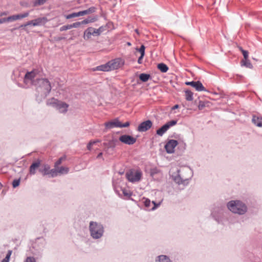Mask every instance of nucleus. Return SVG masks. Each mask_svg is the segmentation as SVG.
I'll return each mask as SVG.
<instances>
[{
  "label": "nucleus",
  "instance_id": "f257e3e1",
  "mask_svg": "<svg viewBox=\"0 0 262 262\" xmlns=\"http://www.w3.org/2000/svg\"><path fill=\"white\" fill-rule=\"evenodd\" d=\"M227 206L234 213L243 214L247 211L246 206L239 201H231L228 203Z\"/></svg>",
  "mask_w": 262,
  "mask_h": 262
},
{
  "label": "nucleus",
  "instance_id": "f03ea898",
  "mask_svg": "<svg viewBox=\"0 0 262 262\" xmlns=\"http://www.w3.org/2000/svg\"><path fill=\"white\" fill-rule=\"evenodd\" d=\"M47 105L55 107L62 113H66L69 107V105L66 103L60 101L54 98L48 99L47 101Z\"/></svg>",
  "mask_w": 262,
  "mask_h": 262
},
{
  "label": "nucleus",
  "instance_id": "7ed1b4c3",
  "mask_svg": "<svg viewBox=\"0 0 262 262\" xmlns=\"http://www.w3.org/2000/svg\"><path fill=\"white\" fill-rule=\"evenodd\" d=\"M142 172L140 169H132L125 173L127 180L132 183L139 182L142 177Z\"/></svg>",
  "mask_w": 262,
  "mask_h": 262
},
{
  "label": "nucleus",
  "instance_id": "20e7f679",
  "mask_svg": "<svg viewBox=\"0 0 262 262\" xmlns=\"http://www.w3.org/2000/svg\"><path fill=\"white\" fill-rule=\"evenodd\" d=\"M90 230L92 236L94 238H100L103 232L102 226L93 222L90 223Z\"/></svg>",
  "mask_w": 262,
  "mask_h": 262
},
{
  "label": "nucleus",
  "instance_id": "39448f33",
  "mask_svg": "<svg viewBox=\"0 0 262 262\" xmlns=\"http://www.w3.org/2000/svg\"><path fill=\"white\" fill-rule=\"evenodd\" d=\"M37 85H36L38 88H40L44 94H48L51 90V85L49 81L46 78H41L37 79Z\"/></svg>",
  "mask_w": 262,
  "mask_h": 262
},
{
  "label": "nucleus",
  "instance_id": "423d86ee",
  "mask_svg": "<svg viewBox=\"0 0 262 262\" xmlns=\"http://www.w3.org/2000/svg\"><path fill=\"white\" fill-rule=\"evenodd\" d=\"M39 71L37 69H34L31 72H27L25 75L24 81L26 84L31 83L36 85H37V79L35 80L34 78L38 74Z\"/></svg>",
  "mask_w": 262,
  "mask_h": 262
},
{
  "label": "nucleus",
  "instance_id": "0eeeda50",
  "mask_svg": "<svg viewBox=\"0 0 262 262\" xmlns=\"http://www.w3.org/2000/svg\"><path fill=\"white\" fill-rule=\"evenodd\" d=\"M129 124L130 123L129 122H126L125 123H122L120 122L118 119H115L104 123L105 129L106 130L114 127H128Z\"/></svg>",
  "mask_w": 262,
  "mask_h": 262
},
{
  "label": "nucleus",
  "instance_id": "6e6552de",
  "mask_svg": "<svg viewBox=\"0 0 262 262\" xmlns=\"http://www.w3.org/2000/svg\"><path fill=\"white\" fill-rule=\"evenodd\" d=\"M96 9L94 7H92L89 8L87 10H85L83 11H79L78 12H74L69 15H67L65 16V17L67 19H71L72 18L79 17L81 16H84L87 14H91L95 12Z\"/></svg>",
  "mask_w": 262,
  "mask_h": 262
},
{
  "label": "nucleus",
  "instance_id": "1a4fd4ad",
  "mask_svg": "<svg viewBox=\"0 0 262 262\" xmlns=\"http://www.w3.org/2000/svg\"><path fill=\"white\" fill-rule=\"evenodd\" d=\"M48 21V19L46 17H38L36 19L31 20L27 22L24 25H21V27L32 26L33 27L45 25Z\"/></svg>",
  "mask_w": 262,
  "mask_h": 262
},
{
  "label": "nucleus",
  "instance_id": "9d476101",
  "mask_svg": "<svg viewBox=\"0 0 262 262\" xmlns=\"http://www.w3.org/2000/svg\"><path fill=\"white\" fill-rule=\"evenodd\" d=\"M101 28L98 29H95L93 27H89L84 32L83 38L85 40L89 39L92 35L98 36L101 33Z\"/></svg>",
  "mask_w": 262,
  "mask_h": 262
},
{
  "label": "nucleus",
  "instance_id": "9b49d317",
  "mask_svg": "<svg viewBox=\"0 0 262 262\" xmlns=\"http://www.w3.org/2000/svg\"><path fill=\"white\" fill-rule=\"evenodd\" d=\"M110 70L118 69L124 64L123 61L121 58H116L108 62Z\"/></svg>",
  "mask_w": 262,
  "mask_h": 262
},
{
  "label": "nucleus",
  "instance_id": "f8f14e48",
  "mask_svg": "<svg viewBox=\"0 0 262 262\" xmlns=\"http://www.w3.org/2000/svg\"><path fill=\"white\" fill-rule=\"evenodd\" d=\"M119 141L127 145H133L136 142V139L130 135H124L119 138Z\"/></svg>",
  "mask_w": 262,
  "mask_h": 262
},
{
  "label": "nucleus",
  "instance_id": "ddd939ff",
  "mask_svg": "<svg viewBox=\"0 0 262 262\" xmlns=\"http://www.w3.org/2000/svg\"><path fill=\"white\" fill-rule=\"evenodd\" d=\"M185 84L187 85H190L195 88L197 91H205L206 89L202 83L199 81L186 82Z\"/></svg>",
  "mask_w": 262,
  "mask_h": 262
},
{
  "label": "nucleus",
  "instance_id": "4468645a",
  "mask_svg": "<svg viewBox=\"0 0 262 262\" xmlns=\"http://www.w3.org/2000/svg\"><path fill=\"white\" fill-rule=\"evenodd\" d=\"M178 145V142L174 140L169 141L165 146V148L168 153L171 154L174 152V148Z\"/></svg>",
  "mask_w": 262,
  "mask_h": 262
},
{
  "label": "nucleus",
  "instance_id": "2eb2a0df",
  "mask_svg": "<svg viewBox=\"0 0 262 262\" xmlns=\"http://www.w3.org/2000/svg\"><path fill=\"white\" fill-rule=\"evenodd\" d=\"M152 124V122L150 120L143 122L139 125L138 130L141 132H146L151 127Z\"/></svg>",
  "mask_w": 262,
  "mask_h": 262
},
{
  "label": "nucleus",
  "instance_id": "dca6fc26",
  "mask_svg": "<svg viewBox=\"0 0 262 262\" xmlns=\"http://www.w3.org/2000/svg\"><path fill=\"white\" fill-rule=\"evenodd\" d=\"M29 15V13L28 12H26L23 14H18L9 16L7 17V19L8 21H13L27 17Z\"/></svg>",
  "mask_w": 262,
  "mask_h": 262
},
{
  "label": "nucleus",
  "instance_id": "f3484780",
  "mask_svg": "<svg viewBox=\"0 0 262 262\" xmlns=\"http://www.w3.org/2000/svg\"><path fill=\"white\" fill-rule=\"evenodd\" d=\"M40 162L39 161H37L31 164L30 167V173L31 174H34L35 173L36 169L40 166Z\"/></svg>",
  "mask_w": 262,
  "mask_h": 262
},
{
  "label": "nucleus",
  "instance_id": "a211bd4d",
  "mask_svg": "<svg viewBox=\"0 0 262 262\" xmlns=\"http://www.w3.org/2000/svg\"><path fill=\"white\" fill-rule=\"evenodd\" d=\"M94 71H101L106 72L111 70L107 62L106 64L97 67L95 69H94Z\"/></svg>",
  "mask_w": 262,
  "mask_h": 262
},
{
  "label": "nucleus",
  "instance_id": "6ab92c4d",
  "mask_svg": "<svg viewBox=\"0 0 262 262\" xmlns=\"http://www.w3.org/2000/svg\"><path fill=\"white\" fill-rule=\"evenodd\" d=\"M252 122L258 127H262V117L253 116Z\"/></svg>",
  "mask_w": 262,
  "mask_h": 262
},
{
  "label": "nucleus",
  "instance_id": "aec40b11",
  "mask_svg": "<svg viewBox=\"0 0 262 262\" xmlns=\"http://www.w3.org/2000/svg\"><path fill=\"white\" fill-rule=\"evenodd\" d=\"M168 129V125H164L157 130V134L162 136Z\"/></svg>",
  "mask_w": 262,
  "mask_h": 262
},
{
  "label": "nucleus",
  "instance_id": "412c9836",
  "mask_svg": "<svg viewBox=\"0 0 262 262\" xmlns=\"http://www.w3.org/2000/svg\"><path fill=\"white\" fill-rule=\"evenodd\" d=\"M185 99L187 101H192L193 100V93L189 90L185 92Z\"/></svg>",
  "mask_w": 262,
  "mask_h": 262
},
{
  "label": "nucleus",
  "instance_id": "4be33fe9",
  "mask_svg": "<svg viewBox=\"0 0 262 262\" xmlns=\"http://www.w3.org/2000/svg\"><path fill=\"white\" fill-rule=\"evenodd\" d=\"M158 68L162 72L165 73L168 70V67L164 63H161L158 64Z\"/></svg>",
  "mask_w": 262,
  "mask_h": 262
},
{
  "label": "nucleus",
  "instance_id": "5701e85b",
  "mask_svg": "<svg viewBox=\"0 0 262 262\" xmlns=\"http://www.w3.org/2000/svg\"><path fill=\"white\" fill-rule=\"evenodd\" d=\"M150 77V75L147 74L142 73L139 75V79L143 82L147 81Z\"/></svg>",
  "mask_w": 262,
  "mask_h": 262
},
{
  "label": "nucleus",
  "instance_id": "b1692460",
  "mask_svg": "<svg viewBox=\"0 0 262 262\" xmlns=\"http://www.w3.org/2000/svg\"><path fill=\"white\" fill-rule=\"evenodd\" d=\"M50 169V166L48 165H46L44 166L43 168L40 169L39 171L43 176H45L47 174H49Z\"/></svg>",
  "mask_w": 262,
  "mask_h": 262
},
{
  "label": "nucleus",
  "instance_id": "393cba45",
  "mask_svg": "<svg viewBox=\"0 0 262 262\" xmlns=\"http://www.w3.org/2000/svg\"><path fill=\"white\" fill-rule=\"evenodd\" d=\"M69 171V168L66 167H60L59 168L57 167V172L59 174H66Z\"/></svg>",
  "mask_w": 262,
  "mask_h": 262
},
{
  "label": "nucleus",
  "instance_id": "a878e982",
  "mask_svg": "<svg viewBox=\"0 0 262 262\" xmlns=\"http://www.w3.org/2000/svg\"><path fill=\"white\" fill-rule=\"evenodd\" d=\"M122 191L124 196H125L126 199L130 198L132 195V192L128 189L123 188Z\"/></svg>",
  "mask_w": 262,
  "mask_h": 262
},
{
  "label": "nucleus",
  "instance_id": "bb28decb",
  "mask_svg": "<svg viewBox=\"0 0 262 262\" xmlns=\"http://www.w3.org/2000/svg\"><path fill=\"white\" fill-rule=\"evenodd\" d=\"M151 203L153 204H154V207H152L151 209H154L156 207V205H155V203L154 201L152 202V203H151L150 201L148 199H146L144 202V205L145 207H146L147 208H149L150 207V205H151Z\"/></svg>",
  "mask_w": 262,
  "mask_h": 262
},
{
  "label": "nucleus",
  "instance_id": "cd10ccee",
  "mask_svg": "<svg viewBox=\"0 0 262 262\" xmlns=\"http://www.w3.org/2000/svg\"><path fill=\"white\" fill-rule=\"evenodd\" d=\"M159 262H171L168 257L165 255L158 256Z\"/></svg>",
  "mask_w": 262,
  "mask_h": 262
},
{
  "label": "nucleus",
  "instance_id": "c85d7f7f",
  "mask_svg": "<svg viewBox=\"0 0 262 262\" xmlns=\"http://www.w3.org/2000/svg\"><path fill=\"white\" fill-rule=\"evenodd\" d=\"M48 0H35L33 3V6L36 7L38 6L42 5L44 4Z\"/></svg>",
  "mask_w": 262,
  "mask_h": 262
},
{
  "label": "nucleus",
  "instance_id": "c756f323",
  "mask_svg": "<svg viewBox=\"0 0 262 262\" xmlns=\"http://www.w3.org/2000/svg\"><path fill=\"white\" fill-rule=\"evenodd\" d=\"M161 173V171L157 168H152L150 170V174L151 177H154L157 174Z\"/></svg>",
  "mask_w": 262,
  "mask_h": 262
},
{
  "label": "nucleus",
  "instance_id": "7c9ffc66",
  "mask_svg": "<svg viewBox=\"0 0 262 262\" xmlns=\"http://www.w3.org/2000/svg\"><path fill=\"white\" fill-rule=\"evenodd\" d=\"M242 62V64L245 66L247 68H250V69L252 68V64L251 63L250 60H248V59L243 60Z\"/></svg>",
  "mask_w": 262,
  "mask_h": 262
},
{
  "label": "nucleus",
  "instance_id": "2f4dec72",
  "mask_svg": "<svg viewBox=\"0 0 262 262\" xmlns=\"http://www.w3.org/2000/svg\"><path fill=\"white\" fill-rule=\"evenodd\" d=\"M100 141L98 140H94V141H91L89 144H88L87 145V148L89 150H91L92 149V146L96 144L97 143H99L100 142Z\"/></svg>",
  "mask_w": 262,
  "mask_h": 262
},
{
  "label": "nucleus",
  "instance_id": "473e14b6",
  "mask_svg": "<svg viewBox=\"0 0 262 262\" xmlns=\"http://www.w3.org/2000/svg\"><path fill=\"white\" fill-rule=\"evenodd\" d=\"M57 167L55 168L54 169H50L49 171V174L51 175L52 177H54L55 176H56L57 174Z\"/></svg>",
  "mask_w": 262,
  "mask_h": 262
},
{
  "label": "nucleus",
  "instance_id": "72a5a7b5",
  "mask_svg": "<svg viewBox=\"0 0 262 262\" xmlns=\"http://www.w3.org/2000/svg\"><path fill=\"white\" fill-rule=\"evenodd\" d=\"M11 254L12 251L9 250L6 257L2 260V262H9Z\"/></svg>",
  "mask_w": 262,
  "mask_h": 262
},
{
  "label": "nucleus",
  "instance_id": "f704fd0d",
  "mask_svg": "<svg viewBox=\"0 0 262 262\" xmlns=\"http://www.w3.org/2000/svg\"><path fill=\"white\" fill-rule=\"evenodd\" d=\"M208 103L204 101H200L199 105H198V108L200 110H203L206 106V104Z\"/></svg>",
  "mask_w": 262,
  "mask_h": 262
},
{
  "label": "nucleus",
  "instance_id": "c9c22d12",
  "mask_svg": "<svg viewBox=\"0 0 262 262\" xmlns=\"http://www.w3.org/2000/svg\"><path fill=\"white\" fill-rule=\"evenodd\" d=\"M65 159L66 157H62L60 158H59L58 160L55 163V167L57 168L58 166V165H59L62 163L63 161L65 160Z\"/></svg>",
  "mask_w": 262,
  "mask_h": 262
},
{
  "label": "nucleus",
  "instance_id": "e433bc0d",
  "mask_svg": "<svg viewBox=\"0 0 262 262\" xmlns=\"http://www.w3.org/2000/svg\"><path fill=\"white\" fill-rule=\"evenodd\" d=\"M239 49L243 53L244 59H247L248 58V52L247 51L243 50L241 47H239Z\"/></svg>",
  "mask_w": 262,
  "mask_h": 262
},
{
  "label": "nucleus",
  "instance_id": "4c0bfd02",
  "mask_svg": "<svg viewBox=\"0 0 262 262\" xmlns=\"http://www.w3.org/2000/svg\"><path fill=\"white\" fill-rule=\"evenodd\" d=\"M94 21V19H85L83 20L82 21H80L81 25H85L89 24L90 23H92Z\"/></svg>",
  "mask_w": 262,
  "mask_h": 262
},
{
  "label": "nucleus",
  "instance_id": "58836bf2",
  "mask_svg": "<svg viewBox=\"0 0 262 262\" xmlns=\"http://www.w3.org/2000/svg\"><path fill=\"white\" fill-rule=\"evenodd\" d=\"M71 29H72L71 25V24H70V25H64V26H63L61 27H60V31H66V30H69Z\"/></svg>",
  "mask_w": 262,
  "mask_h": 262
},
{
  "label": "nucleus",
  "instance_id": "ea45409f",
  "mask_svg": "<svg viewBox=\"0 0 262 262\" xmlns=\"http://www.w3.org/2000/svg\"><path fill=\"white\" fill-rule=\"evenodd\" d=\"M141 54V55L144 56L145 54V47L142 45L139 49H136Z\"/></svg>",
  "mask_w": 262,
  "mask_h": 262
},
{
  "label": "nucleus",
  "instance_id": "a19ab883",
  "mask_svg": "<svg viewBox=\"0 0 262 262\" xmlns=\"http://www.w3.org/2000/svg\"><path fill=\"white\" fill-rule=\"evenodd\" d=\"M71 28H77L79 27L81 25L80 21H77L71 24Z\"/></svg>",
  "mask_w": 262,
  "mask_h": 262
},
{
  "label": "nucleus",
  "instance_id": "79ce46f5",
  "mask_svg": "<svg viewBox=\"0 0 262 262\" xmlns=\"http://www.w3.org/2000/svg\"><path fill=\"white\" fill-rule=\"evenodd\" d=\"M20 183L19 180H14L12 183L13 187L15 188L17 187Z\"/></svg>",
  "mask_w": 262,
  "mask_h": 262
},
{
  "label": "nucleus",
  "instance_id": "37998d69",
  "mask_svg": "<svg viewBox=\"0 0 262 262\" xmlns=\"http://www.w3.org/2000/svg\"><path fill=\"white\" fill-rule=\"evenodd\" d=\"M176 123H177V121H176L172 120V121H170L168 122L166 124H165V125H168V128H169L170 127V126H173V125L176 124Z\"/></svg>",
  "mask_w": 262,
  "mask_h": 262
},
{
  "label": "nucleus",
  "instance_id": "c03bdc74",
  "mask_svg": "<svg viewBox=\"0 0 262 262\" xmlns=\"http://www.w3.org/2000/svg\"><path fill=\"white\" fill-rule=\"evenodd\" d=\"M25 262H36L35 259L33 257H28L27 258Z\"/></svg>",
  "mask_w": 262,
  "mask_h": 262
},
{
  "label": "nucleus",
  "instance_id": "a18cd8bd",
  "mask_svg": "<svg viewBox=\"0 0 262 262\" xmlns=\"http://www.w3.org/2000/svg\"><path fill=\"white\" fill-rule=\"evenodd\" d=\"M143 57H144V56L141 55L139 57L138 60V62L139 64H141L142 63V59H143Z\"/></svg>",
  "mask_w": 262,
  "mask_h": 262
},
{
  "label": "nucleus",
  "instance_id": "49530a36",
  "mask_svg": "<svg viewBox=\"0 0 262 262\" xmlns=\"http://www.w3.org/2000/svg\"><path fill=\"white\" fill-rule=\"evenodd\" d=\"M6 21H8L7 18H4L0 19V24L4 23Z\"/></svg>",
  "mask_w": 262,
  "mask_h": 262
},
{
  "label": "nucleus",
  "instance_id": "de8ad7c7",
  "mask_svg": "<svg viewBox=\"0 0 262 262\" xmlns=\"http://www.w3.org/2000/svg\"><path fill=\"white\" fill-rule=\"evenodd\" d=\"M179 107V106L178 104H176L175 105H174L172 108L171 109L172 110H175V109H177Z\"/></svg>",
  "mask_w": 262,
  "mask_h": 262
},
{
  "label": "nucleus",
  "instance_id": "09e8293b",
  "mask_svg": "<svg viewBox=\"0 0 262 262\" xmlns=\"http://www.w3.org/2000/svg\"><path fill=\"white\" fill-rule=\"evenodd\" d=\"M102 156V152H100L97 156V159L101 158Z\"/></svg>",
  "mask_w": 262,
  "mask_h": 262
},
{
  "label": "nucleus",
  "instance_id": "8fccbe9b",
  "mask_svg": "<svg viewBox=\"0 0 262 262\" xmlns=\"http://www.w3.org/2000/svg\"><path fill=\"white\" fill-rule=\"evenodd\" d=\"M1 14H2V16H3L4 15H7L8 14V13L6 12H1Z\"/></svg>",
  "mask_w": 262,
  "mask_h": 262
},
{
  "label": "nucleus",
  "instance_id": "3c124183",
  "mask_svg": "<svg viewBox=\"0 0 262 262\" xmlns=\"http://www.w3.org/2000/svg\"><path fill=\"white\" fill-rule=\"evenodd\" d=\"M127 44H128V45H129V46H130V43H129V42H128V43H127Z\"/></svg>",
  "mask_w": 262,
  "mask_h": 262
}]
</instances>
